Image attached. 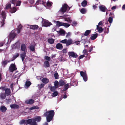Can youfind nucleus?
<instances>
[{
	"instance_id": "20e7f679",
	"label": "nucleus",
	"mask_w": 125,
	"mask_h": 125,
	"mask_svg": "<svg viewBox=\"0 0 125 125\" xmlns=\"http://www.w3.org/2000/svg\"><path fill=\"white\" fill-rule=\"evenodd\" d=\"M60 42L64 44H66L67 46H68L73 43L72 40L71 38H70L68 40L67 39H65L60 41Z\"/></svg>"
},
{
	"instance_id": "f8f14e48",
	"label": "nucleus",
	"mask_w": 125,
	"mask_h": 125,
	"mask_svg": "<svg viewBox=\"0 0 125 125\" xmlns=\"http://www.w3.org/2000/svg\"><path fill=\"white\" fill-rule=\"evenodd\" d=\"M96 29H98V32L99 33H101L103 31V30L104 29L106 30V28L105 27L103 29L101 27L98 26H97Z\"/></svg>"
},
{
	"instance_id": "39448f33",
	"label": "nucleus",
	"mask_w": 125,
	"mask_h": 125,
	"mask_svg": "<svg viewBox=\"0 0 125 125\" xmlns=\"http://www.w3.org/2000/svg\"><path fill=\"white\" fill-rule=\"evenodd\" d=\"M81 76H82L83 78L84 81L86 82L87 80V76L86 71L84 72L83 71H81L80 72Z\"/></svg>"
},
{
	"instance_id": "0e129e2a",
	"label": "nucleus",
	"mask_w": 125,
	"mask_h": 125,
	"mask_svg": "<svg viewBox=\"0 0 125 125\" xmlns=\"http://www.w3.org/2000/svg\"><path fill=\"white\" fill-rule=\"evenodd\" d=\"M28 1L29 3L32 4H33L34 2V0H28Z\"/></svg>"
},
{
	"instance_id": "4468645a",
	"label": "nucleus",
	"mask_w": 125,
	"mask_h": 125,
	"mask_svg": "<svg viewBox=\"0 0 125 125\" xmlns=\"http://www.w3.org/2000/svg\"><path fill=\"white\" fill-rule=\"evenodd\" d=\"M56 47L57 49L60 50H62L63 48L62 44L60 43H58L56 44Z\"/></svg>"
},
{
	"instance_id": "a18cd8bd",
	"label": "nucleus",
	"mask_w": 125,
	"mask_h": 125,
	"mask_svg": "<svg viewBox=\"0 0 125 125\" xmlns=\"http://www.w3.org/2000/svg\"><path fill=\"white\" fill-rule=\"evenodd\" d=\"M17 0H11L10 2L11 4H13L14 6H15Z\"/></svg>"
},
{
	"instance_id": "423d86ee",
	"label": "nucleus",
	"mask_w": 125,
	"mask_h": 125,
	"mask_svg": "<svg viewBox=\"0 0 125 125\" xmlns=\"http://www.w3.org/2000/svg\"><path fill=\"white\" fill-rule=\"evenodd\" d=\"M17 69V68L14 63H11L9 67V70L10 72H13Z\"/></svg>"
},
{
	"instance_id": "37998d69",
	"label": "nucleus",
	"mask_w": 125,
	"mask_h": 125,
	"mask_svg": "<svg viewBox=\"0 0 125 125\" xmlns=\"http://www.w3.org/2000/svg\"><path fill=\"white\" fill-rule=\"evenodd\" d=\"M52 3L51 2L48 1L46 3V5L47 6L51 7L52 5Z\"/></svg>"
},
{
	"instance_id": "6e6552de",
	"label": "nucleus",
	"mask_w": 125,
	"mask_h": 125,
	"mask_svg": "<svg viewBox=\"0 0 125 125\" xmlns=\"http://www.w3.org/2000/svg\"><path fill=\"white\" fill-rule=\"evenodd\" d=\"M99 8L100 10L103 12H105L107 10L106 7L104 5H100Z\"/></svg>"
},
{
	"instance_id": "dca6fc26",
	"label": "nucleus",
	"mask_w": 125,
	"mask_h": 125,
	"mask_svg": "<svg viewBox=\"0 0 125 125\" xmlns=\"http://www.w3.org/2000/svg\"><path fill=\"white\" fill-rule=\"evenodd\" d=\"M98 34L96 33L95 34H93L90 37V39L91 40H94L97 37Z\"/></svg>"
},
{
	"instance_id": "09e8293b",
	"label": "nucleus",
	"mask_w": 125,
	"mask_h": 125,
	"mask_svg": "<svg viewBox=\"0 0 125 125\" xmlns=\"http://www.w3.org/2000/svg\"><path fill=\"white\" fill-rule=\"evenodd\" d=\"M11 4L10 3L7 4L6 5V9H8L9 8L11 9Z\"/></svg>"
},
{
	"instance_id": "338daca9",
	"label": "nucleus",
	"mask_w": 125,
	"mask_h": 125,
	"mask_svg": "<svg viewBox=\"0 0 125 125\" xmlns=\"http://www.w3.org/2000/svg\"><path fill=\"white\" fill-rule=\"evenodd\" d=\"M103 24V23H102V21H100L98 23V25H97V26H100L101 25H102H102Z\"/></svg>"
},
{
	"instance_id": "ddd939ff",
	"label": "nucleus",
	"mask_w": 125,
	"mask_h": 125,
	"mask_svg": "<svg viewBox=\"0 0 125 125\" xmlns=\"http://www.w3.org/2000/svg\"><path fill=\"white\" fill-rule=\"evenodd\" d=\"M10 107L12 109H17L19 108V106L16 104H13L10 105Z\"/></svg>"
},
{
	"instance_id": "13d9d810",
	"label": "nucleus",
	"mask_w": 125,
	"mask_h": 125,
	"mask_svg": "<svg viewBox=\"0 0 125 125\" xmlns=\"http://www.w3.org/2000/svg\"><path fill=\"white\" fill-rule=\"evenodd\" d=\"M62 52L63 53H66L67 52V49H64L62 50Z\"/></svg>"
},
{
	"instance_id": "79ce46f5",
	"label": "nucleus",
	"mask_w": 125,
	"mask_h": 125,
	"mask_svg": "<svg viewBox=\"0 0 125 125\" xmlns=\"http://www.w3.org/2000/svg\"><path fill=\"white\" fill-rule=\"evenodd\" d=\"M80 12L84 14L86 12V10L84 8H82L80 10Z\"/></svg>"
},
{
	"instance_id": "e2e57ef3",
	"label": "nucleus",
	"mask_w": 125,
	"mask_h": 125,
	"mask_svg": "<svg viewBox=\"0 0 125 125\" xmlns=\"http://www.w3.org/2000/svg\"><path fill=\"white\" fill-rule=\"evenodd\" d=\"M84 55H81L79 57L78 59H79L80 60V59L83 58V57H84Z\"/></svg>"
},
{
	"instance_id": "cd10ccee",
	"label": "nucleus",
	"mask_w": 125,
	"mask_h": 125,
	"mask_svg": "<svg viewBox=\"0 0 125 125\" xmlns=\"http://www.w3.org/2000/svg\"><path fill=\"white\" fill-rule=\"evenodd\" d=\"M87 1L86 0H84L81 3L82 6L83 7L86 6L87 4Z\"/></svg>"
},
{
	"instance_id": "f257e3e1",
	"label": "nucleus",
	"mask_w": 125,
	"mask_h": 125,
	"mask_svg": "<svg viewBox=\"0 0 125 125\" xmlns=\"http://www.w3.org/2000/svg\"><path fill=\"white\" fill-rule=\"evenodd\" d=\"M55 114L54 111L51 110L47 111L44 113V116L46 117L47 121L50 122L52 119Z\"/></svg>"
},
{
	"instance_id": "49530a36",
	"label": "nucleus",
	"mask_w": 125,
	"mask_h": 125,
	"mask_svg": "<svg viewBox=\"0 0 125 125\" xmlns=\"http://www.w3.org/2000/svg\"><path fill=\"white\" fill-rule=\"evenodd\" d=\"M31 125H37V124L36 123V121L33 119H32V122H31Z\"/></svg>"
},
{
	"instance_id": "603ef678",
	"label": "nucleus",
	"mask_w": 125,
	"mask_h": 125,
	"mask_svg": "<svg viewBox=\"0 0 125 125\" xmlns=\"http://www.w3.org/2000/svg\"><path fill=\"white\" fill-rule=\"evenodd\" d=\"M113 20L112 17H109L108 21L109 22L111 23H112Z\"/></svg>"
},
{
	"instance_id": "c03bdc74",
	"label": "nucleus",
	"mask_w": 125,
	"mask_h": 125,
	"mask_svg": "<svg viewBox=\"0 0 125 125\" xmlns=\"http://www.w3.org/2000/svg\"><path fill=\"white\" fill-rule=\"evenodd\" d=\"M44 86V84H41L40 85H38V86L39 87V89H41Z\"/></svg>"
},
{
	"instance_id": "c9c22d12",
	"label": "nucleus",
	"mask_w": 125,
	"mask_h": 125,
	"mask_svg": "<svg viewBox=\"0 0 125 125\" xmlns=\"http://www.w3.org/2000/svg\"><path fill=\"white\" fill-rule=\"evenodd\" d=\"M54 85L55 87L58 88L59 87V83L57 81H55L54 83Z\"/></svg>"
},
{
	"instance_id": "c85d7f7f",
	"label": "nucleus",
	"mask_w": 125,
	"mask_h": 125,
	"mask_svg": "<svg viewBox=\"0 0 125 125\" xmlns=\"http://www.w3.org/2000/svg\"><path fill=\"white\" fill-rule=\"evenodd\" d=\"M91 32V30H87L84 32V35L85 36H87L90 34Z\"/></svg>"
},
{
	"instance_id": "f704fd0d",
	"label": "nucleus",
	"mask_w": 125,
	"mask_h": 125,
	"mask_svg": "<svg viewBox=\"0 0 125 125\" xmlns=\"http://www.w3.org/2000/svg\"><path fill=\"white\" fill-rule=\"evenodd\" d=\"M32 119H29L25 121V123L26 124H28L31 123Z\"/></svg>"
},
{
	"instance_id": "2f4dec72",
	"label": "nucleus",
	"mask_w": 125,
	"mask_h": 125,
	"mask_svg": "<svg viewBox=\"0 0 125 125\" xmlns=\"http://www.w3.org/2000/svg\"><path fill=\"white\" fill-rule=\"evenodd\" d=\"M69 84L67 83L65 84L64 86V88L63 89V91H65L66 90L69 88Z\"/></svg>"
},
{
	"instance_id": "8fccbe9b",
	"label": "nucleus",
	"mask_w": 125,
	"mask_h": 125,
	"mask_svg": "<svg viewBox=\"0 0 125 125\" xmlns=\"http://www.w3.org/2000/svg\"><path fill=\"white\" fill-rule=\"evenodd\" d=\"M58 93L57 91L54 92V93H52V96L53 97H55L58 95Z\"/></svg>"
},
{
	"instance_id": "5fc2aeb1",
	"label": "nucleus",
	"mask_w": 125,
	"mask_h": 125,
	"mask_svg": "<svg viewBox=\"0 0 125 125\" xmlns=\"http://www.w3.org/2000/svg\"><path fill=\"white\" fill-rule=\"evenodd\" d=\"M21 3V1H17L16 3V6H19L20 5Z\"/></svg>"
},
{
	"instance_id": "052dcab7",
	"label": "nucleus",
	"mask_w": 125,
	"mask_h": 125,
	"mask_svg": "<svg viewBox=\"0 0 125 125\" xmlns=\"http://www.w3.org/2000/svg\"><path fill=\"white\" fill-rule=\"evenodd\" d=\"M25 121L24 120H22L20 122V124H22L25 123Z\"/></svg>"
},
{
	"instance_id": "393cba45",
	"label": "nucleus",
	"mask_w": 125,
	"mask_h": 125,
	"mask_svg": "<svg viewBox=\"0 0 125 125\" xmlns=\"http://www.w3.org/2000/svg\"><path fill=\"white\" fill-rule=\"evenodd\" d=\"M22 25L21 24L19 26L17 30V32L18 33H19L20 32L22 28Z\"/></svg>"
},
{
	"instance_id": "473e14b6",
	"label": "nucleus",
	"mask_w": 125,
	"mask_h": 125,
	"mask_svg": "<svg viewBox=\"0 0 125 125\" xmlns=\"http://www.w3.org/2000/svg\"><path fill=\"white\" fill-rule=\"evenodd\" d=\"M11 9L10 12L12 13H15L17 10V9L15 7H13Z\"/></svg>"
},
{
	"instance_id": "ea45409f",
	"label": "nucleus",
	"mask_w": 125,
	"mask_h": 125,
	"mask_svg": "<svg viewBox=\"0 0 125 125\" xmlns=\"http://www.w3.org/2000/svg\"><path fill=\"white\" fill-rule=\"evenodd\" d=\"M62 26H63L66 27L67 28L70 26V24L68 23L63 22Z\"/></svg>"
},
{
	"instance_id": "c756f323",
	"label": "nucleus",
	"mask_w": 125,
	"mask_h": 125,
	"mask_svg": "<svg viewBox=\"0 0 125 125\" xmlns=\"http://www.w3.org/2000/svg\"><path fill=\"white\" fill-rule=\"evenodd\" d=\"M35 45H31L29 48L30 50L32 52H33L34 51H35Z\"/></svg>"
},
{
	"instance_id": "680f3d73",
	"label": "nucleus",
	"mask_w": 125,
	"mask_h": 125,
	"mask_svg": "<svg viewBox=\"0 0 125 125\" xmlns=\"http://www.w3.org/2000/svg\"><path fill=\"white\" fill-rule=\"evenodd\" d=\"M11 101V100L10 99H6V102L8 104H9L10 102Z\"/></svg>"
},
{
	"instance_id": "4d7b16f0",
	"label": "nucleus",
	"mask_w": 125,
	"mask_h": 125,
	"mask_svg": "<svg viewBox=\"0 0 125 125\" xmlns=\"http://www.w3.org/2000/svg\"><path fill=\"white\" fill-rule=\"evenodd\" d=\"M77 24V23L75 21H73L72 22V25L73 26H76Z\"/></svg>"
},
{
	"instance_id": "b1692460",
	"label": "nucleus",
	"mask_w": 125,
	"mask_h": 125,
	"mask_svg": "<svg viewBox=\"0 0 125 125\" xmlns=\"http://www.w3.org/2000/svg\"><path fill=\"white\" fill-rule=\"evenodd\" d=\"M10 62V61H9L6 60L2 62V64L3 65L4 67L7 64L8 62Z\"/></svg>"
},
{
	"instance_id": "f03ea898",
	"label": "nucleus",
	"mask_w": 125,
	"mask_h": 125,
	"mask_svg": "<svg viewBox=\"0 0 125 125\" xmlns=\"http://www.w3.org/2000/svg\"><path fill=\"white\" fill-rule=\"evenodd\" d=\"M70 8L69 7L67 4L65 3L62 5V8L59 11L62 13V14H63L64 12H68Z\"/></svg>"
},
{
	"instance_id": "7c9ffc66",
	"label": "nucleus",
	"mask_w": 125,
	"mask_h": 125,
	"mask_svg": "<svg viewBox=\"0 0 125 125\" xmlns=\"http://www.w3.org/2000/svg\"><path fill=\"white\" fill-rule=\"evenodd\" d=\"M0 98L2 99H4L6 97V94L4 93H1L0 94Z\"/></svg>"
},
{
	"instance_id": "6ab92c4d",
	"label": "nucleus",
	"mask_w": 125,
	"mask_h": 125,
	"mask_svg": "<svg viewBox=\"0 0 125 125\" xmlns=\"http://www.w3.org/2000/svg\"><path fill=\"white\" fill-rule=\"evenodd\" d=\"M44 66L45 67H49L50 65L49 62L47 61H45L44 63Z\"/></svg>"
},
{
	"instance_id": "a211bd4d",
	"label": "nucleus",
	"mask_w": 125,
	"mask_h": 125,
	"mask_svg": "<svg viewBox=\"0 0 125 125\" xmlns=\"http://www.w3.org/2000/svg\"><path fill=\"white\" fill-rule=\"evenodd\" d=\"M38 26L36 25H31L30 26V28L33 30L36 29L38 28Z\"/></svg>"
},
{
	"instance_id": "aec40b11",
	"label": "nucleus",
	"mask_w": 125,
	"mask_h": 125,
	"mask_svg": "<svg viewBox=\"0 0 125 125\" xmlns=\"http://www.w3.org/2000/svg\"><path fill=\"white\" fill-rule=\"evenodd\" d=\"M5 93L6 95L8 96L10 94V89L7 88L5 90Z\"/></svg>"
},
{
	"instance_id": "0eeeda50",
	"label": "nucleus",
	"mask_w": 125,
	"mask_h": 125,
	"mask_svg": "<svg viewBox=\"0 0 125 125\" xmlns=\"http://www.w3.org/2000/svg\"><path fill=\"white\" fill-rule=\"evenodd\" d=\"M68 54L70 57H71L73 58H76L78 56L77 54L73 52H68Z\"/></svg>"
},
{
	"instance_id": "58836bf2",
	"label": "nucleus",
	"mask_w": 125,
	"mask_h": 125,
	"mask_svg": "<svg viewBox=\"0 0 125 125\" xmlns=\"http://www.w3.org/2000/svg\"><path fill=\"white\" fill-rule=\"evenodd\" d=\"M37 2H38L40 4L42 3L45 6H46L45 5V4L46 3L43 1H42L41 0H38L36 3H37Z\"/></svg>"
},
{
	"instance_id": "a878e982",
	"label": "nucleus",
	"mask_w": 125,
	"mask_h": 125,
	"mask_svg": "<svg viewBox=\"0 0 125 125\" xmlns=\"http://www.w3.org/2000/svg\"><path fill=\"white\" fill-rule=\"evenodd\" d=\"M0 110L2 112H5L7 110V108L5 106H1L0 108Z\"/></svg>"
},
{
	"instance_id": "4be33fe9",
	"label": "nucleus",
	"mask_w": 125,
	"mask_h": 125,
	"mask_svg": "<svg viewBox=\"0 0 125 125\" xmlns=\"http://www.w3.org/2000/svg\"><path fill=\"white\" fill-rule=\"evenodd\" d=\"M54 39L52 38H49L47 40L48 42L51 44H52L54 43Z\"/></svg>"
},
{
	"instance_id": "9d476101",
	"label": "nucleus",
	"mask_w": 125,
	"mask_h": 125,
	"mask_svg": "<svg viewBox=\"0 0 125 125\" xmlns=\"http://www.w3.org/2000/svg\"><path fill=\"white\" fill-rule=\"evenodd\" d=\"M40 80H42V82L45 84H46L49 82V80L47 78H42V77L40 78Z\"/></svg>"
},
{
	"instance_id": "2eb2a0df",
	"label": "nucleus",
	"mask_w": 125,
	"mask_h": 125,
	"mask_svg": "<svg viewBox=\"0 0 125 125\" xmlns=\"http://www.w3.org/2000/svg\"><path fill=\"white\" fill-rule=\"evenodd\" d=\"M25 102L27 104H32L34 103V100L32 99H30L26 101Z\"/></svg>"
},
{
	"instance_id": "412c9836",
	"label": "nucleus",
	"mask_w": 125,
	"mask_h": 125,
	"mask_svg": "<svg viewBox=\"0 0 125 125\" xmlns=\"http://www.w3.org/2000/svg\"><path fill=\"white\" fill-rule=\"evenodd\" d=\"M26 45L25 44H22L21 46V50L24 52H25L26 49Z\"/></svg>"
},
{
	"instance_id": "e433bc0d",
	"label": "nucleus",
	"mask_w": 125,
	"mask_h": 125,
	"mask_svg": "<svg viewBox=\"0 0 125 125\" xmlns=\"http://www.w3.org/2000/svg\"><path fill=\"white\" fill-rule=\"evenodd\" d=\"M57 26L58 27L62 26V22H60L59 21H57L56 22Z\"/></svg>"
},
{
	"instance_id": "72a5a7b5",
	"label": "nucleus",
	"mask_w": 125,
	"mask_h": 125,
	"mask_svg": "<svg viewBox=\"0 0 125 125\" xmlns=\"http://www.w3.org/2000/svg\"><path fill=\"white\" fill-rule=\"evenodd\" d=\"M65 84V83L64 81L62 80H60L59 82V85L60 86H62Z\"/></svg>"
},
{
	"instance_id": "de8ad7c7",
	"label": "nucleus",
	"mask_w": 125,
	"mask_h": 125,
	"mask_svg": "<svg viewBox=\"0 0 125 125\" xmlns=\"http://www.w3.org/2000/svg\"><path fill=\"white\" fill-rule=\"evenodd\" d=\"M39 108L37 106H34L30 108V110H32L34 109H38Z\"/></svg>"
},
{
	"instance_id": "69168bd1",
	"label": "nucleus",
	"mask_w": 125,
	"mask_h": 125,
	"mask_svg": "<svg viewBox=\"0 0 125 125\" xmlns=\"http://www.w3.org/2000/svg\"><path fill=\"white\" fill-rule=\"evenodd\" d=\"M88 52V51L86 49H84L83 51V53L84 54H87Z\"/></svg>"
},
{
	"instance_id": "f3484780",
	"label": "nucleus",
	"mask_w": 125,
	"mask_h": 125,
	"mask_svg": "<svg viewBox=\"0 0 125 125\" xmlns=\"http://www.w3.org/2000/svg\"><path fill=\"white\" fill-rule=\"evenodd\" d=\"M20 56L22 61H23L25 59V57L26 56V53L25 52H23L21 54Z\"/></svg>"
},
{
	"instance_id": "6e6d98bb",
	"label": "nucleus",
	"mask_w": 125,
	"mask_h": 125,
	"mask_svg": "<svg viewBox=\"0 0 125 125\" xmlns=\"http://www.w3.org/2000/svg\"><path fill=\"white\" fill-rule=\"evenodd\" d=\"M59 32L62 34H64L65 33V31L63 30H60L59 31Z\"/></svg>"
},
{
	"instance_id": "3c124183",
	"label": "nucleus",
	"mask_w": 125,
	"mask_h": 125,
	"mask_svg": "<svg viewBox=\"0 0 125 125\" xmlns=\"http://www.w3.org/2000/svg\"><path fill=\"white\" fill-rule=\"evenodd\" d=\"M54 76L56 79H58L59 78V75L57 73H55L54 74Z\"/></svg>"
},
{
	"instance_id": "bf43d9fd",
	"label": "nucleus",
	"mask_w": 125,
	"mask_h": 125,
	"mask_svg": "<svg viewBox=\"0 0 125 125\" xmlns=\"http://www.w3.org/2000/svg\"><path fill=\"white\" fill-rule=\"evenodd\" d=\"M65 20L68 22H71V20L69 18H66L65 19Z\"/></svg>"
},
{
	"instance_id": "1a4fd4ad",
	"label": "nucleus",
	"mask_w": 125,
	"mask_h": 125,
	"mask_svg": "<svg viewBox=\"0 0 125 125\" xmlns=\"http://www.w3.org/2000/svg\"><path fill=\"white\" fill-rule=\"evenodd\" d=\"M52 25L51 23L48 21H45L42 23V26L45 27L50 26Z\"/></svg>"
},
{
	"instance_id": "9b49d317",
	"label": "nucleus",
	"mask_w": 125,
	"mask_h": 125,
	"mask_svg": "<svg viewBox=\"0 0 125 125\" xmlns=\"http://www.w3.org/2000/svg\"><path fill=\"white\" fill-rule=\"evenodd\" d=\"M16 34V33L11 32L9 36V39L11 40L13 39L15 37Z\"/></svg>"
},
{
	"instance_id": "bb28decb",
	"label": "nucleus",
	"mask_w": 125,
	"mask_h": 125,
	"mask_svg": "<svg viewBox=\"0 0 125 125\" xmlns=\"http://www.w3.org/2000/svg\"><path fill=\"white\" fill-rule=\"evenodd\" d=\"M19 55V53H16L15 54L13 55L12 58L13 59L11 60V61H12L14 60L16 58L18 57Z\"/></svg>"
},
{
	"instance_id": "4c0bfd02",
	"label": "nucleus",
	"mask_w": 125,
	"mask_h": 125,
	"mask_svg": "<svg viewBox=\"0 0 125 125\" xmlns=\"http://www.w3.org/2000/svg\"><path fill=\"white\" fill-rule=\"evenodd\" d=\"M31 82L29 81H27L26 82L25 85L27 87H29L30 86L31 84Z\"/></svg>"
},
{
	"instance_id": "5701e85b",
	"label": "nucleus",
	"mask_w": 125,
	"mask_h": 125,
	"mask_svg": "<svg viewBox=\"0 0 125 125\" xmlns=\"http://www.w3.org/2000/svg\"><path fill=\"white\" fill-rule=\"evenodd\" d=\"M33 119H34L36 121H37V122H39L41 121V118L40 116H37Z\"/></svg>"
},
{
	"instance_id": "864d4df0",
	"label": "nucleus",
	"mask_w": 125,
	"mask_h": 125,
	"mask_svg": "<svg viewBox=\"0 0 125 125\" xmlns=\"http://www.w3.org/2000/svg\"><path fill=\"white\" fill-rule=\"evenodd\" d=\"M45 59L47 60L48 62L50 60L51 58L50 57H49L48 56H46L45 57Z\"/></svg>"
},
{
	"instance_id": "774afa93",
	"label": "nucleus",
	"mask_w": 125,
	"mask_h": 125,
	"mask_svg": "<svg viewBox=\"0 0 125 125\" xmlns=\"http://www.w3.org/2000/svg\"><path fill=\"white\" fill-rule=\"evenodd\" d=\"M71 35V33L70 32H68L67 33V34L66 36V37L67 38L69 37Z\"/></svg>"
},
{
	"instance_id": "7ed1b4c3",
	"label": "nucleus",
	"mask_w": 125,
	"mask_h": 125,
	"mask_svg": "<svg viewBox=\"0 0 125 125\" xmlns=\"http://www.w3.org/2000/svg\"><path fill=\"white\" fill-rule=\"evenodd\" d=\"M1 15L2 17V18H1L2 20L0 22V27H2L5 24V20L6 19V13L4 11H2Z\"/></svg>"
},
{
	"instance_id": "a19ab883",
	"label": "nucleus",
	"mask_w": 125,
	"mask_h": 125,
	"mask_svg": "<svg viewBox=\"0 0 125 125\" xmlns=\"http://www.w3.org/2000/svg\"><path fill=\"white\" fill-rule=\"evenodd\" d=\"M57 88L55 86H51L50 87V89L51 91L52 92H54L56 90Z\"/></svg>"
}]
</instances>
